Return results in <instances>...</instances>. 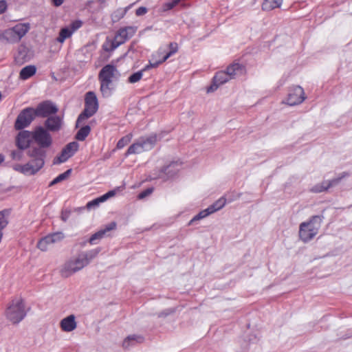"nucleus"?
<instances>
[{"label": "nucleus", "instance_id": "nucleus-1", "mask_svg": "<svg viewBox=\"0 0 352 352\" xmlns=\"http://www.w3.org/2000/svg\"><path fill=\"white\" fill-rule=\"evenodd\" d=\"M33 141L37 146H31L27 151L30 160L25 164H16L14 170L26 175H33L38 172L45 164V149L50 147L53 140L51 134L43 126H37L33 131Z\"/></svg>", "mask_w": 352, "mask_h": 352}, {"label": "nucleus", "instance_id": "nucleus-2", "mask_svg": "<svg viewBox=\"0 0 352 352\" xmlns=\"http://www.w3.org/2000/svg\"><path fill=\"white\" fill-rule=\"evenodd\" d=\"M99 253L98 249H94L86 252L79 254L76 257L72 258L65 262L60 269L63 277H69L74 273L81 270L89 265Z\"/></svg>", "mask_w": 352, "mask_h": 352}, {"label": "nucleus", "instance_id": "nucleus-3", "mask_svg": "<svg viewBox=\"0 0 352 352\" xmlns=\"http://www.w3.org/2000/svg\"><path fill=\"white\" fill-rule=\"evenodd\" d=\"M323 218L322 215H315L309 221L300 223L299 236L302 241L308 242L318 234Z\"/></svg>", "mask_w": 352, "mask_h": 352}, {"label": "nucleus", "instance_id": "nucleus-4", "mask_svg": "<svg viewBox=\"0 0 352 352\" xmlns=\"http://www.w3.org/2000/svg\"><path fill=\"white\" fill-rule=\"evenodd\" d=\"M5 315L6 318L12 324L21 322L26 316L25 305L21 298L13 299L8 306Z\"/></svg>", "mask_w": 352, "mask_h": 352}, {"label": "nucleus", "instance_id": "nucleus-5", "mask_svg": "<svg viewBox=\"0 0 352 352\" xmlns=\"http://www.w3.org/2000/svg\"><path fill=\"white\" fill-rule=\"evenodd\" d=\"M98 108V100L95 93L93 91L87 92L85 98V109L77 119L76 127L83 124L88 118L94 116Z\"/></svg>", "mask_w": 352, "mask_h": 352}, {"label": "nucleus", "instance_id": "nucleus-6", "mask_svg": "<svg viewBox=\"0 0 352 352\" xmlns=\"http://www.w3.org/2000/svg\"><path fill=\"white\" fill-rule=\"evenodd\" d=\"M157 141L156 134L139 138L127 149L126 155L131 154H140L144 151L151 150Z\"/></svg>", "mask_w": 352, "mask_h": 352}, {"label": "nucleus", "instance_id": "nucleus-7", "mask_svg": "<svg viewBox=\"0 0 352 352\" xmlns=\"http://www.w3.org/2000/svg\"><path fill=\"white\" fill-rule=\"evenodd\" d=\"M30 29L29 23H20L12 28L6 30L3 33V37L9 43L19 42Z\"/></svg>", "mask_w": 352, "mask_h": 352}, {"label": "nucleus", "instance_id": "nucleus-8", "mask_svg": "<svg viewBox=\"0 0 352 352\" xmlns=\"http://www.w3.org/2000/svg\"><path fill=\"white\" fill-rule=\"evenodd\" d=\"M181 167V162H171L167 166L153 170L151 176V179H162L163 181H166L176 175Z\"/></svg>", "mask_w": 352, "mask_h": 352}, {"label": "nucleus", "instance_id": "nucleus-9", "mask_svg": "<svg viewBox=\"0 0 352 352\" xmlns=\"http://www.w3.org/2000/svg\"><path fill=\"white\" fill-rule=\"evenodd\" d=\"M36 116L34 108L28 107L23 109L18 115L14 123L16 130H21L28 126Z\"/></svg>", "mask_w": 352, "mask_h": 352}, {"label": "nucleus", "instance_id": "nucleus-10", "mask_svg": "<svg viewBox=\"0 0 352 352\" xmlns=\"http://www.w3.org/2000/svg\"><path fill=\"white\" fill-rule=\"evenodd\" d=\"M136 28L128 26L119 30L113 40H111V51L125 43L135 33Z\"/></svg>", "mask_w": 352, "mask_h": 352}, {"label": "nucleus", "instance_id": "nucleus-11", "mask_svg": "<svg viewBox=\"0 0 352 352\" xmlns=\"http://www.w3.org/2000/svg\"><path fill=\"white\" fill-rule=\"evenodd\" d=\"M98 79L100 82V92L103 97L110 96V64L105 65L100 72Z\"/></svg>", "mask_w": 352, "mask_h": 352}, {"label": "nucleus", "instance_id": "nucleus-12", "mask_svg": "<svg viewBox=\"0 0 352 352\" xmlns=\"http://www.w3.org/2000/svg\"><path fill=\"white\" fill-rule=\"evenodd\" d=\"M65 234L62 232H56L50 234L42 238L37 244V247L41 251H46L50 245L58 243L63 240Z\"/></svg>", "mask_w": 352, "mask_h": 352}, {"label": "nucleus", "instance_id": "nucleus-13", "mask_svg": "<svg viewBox=\"0 0 352 352\" xmlns=\"http://www.w3.org/2000/svg\"><path fill=\"white\" fill-rule=\"evenodd\" d=\"M78 143L76 142L69 143L62 150L60 155L54 159L53 164H58L66 162L69 157L74 155V153L78 151Z\"/></svg>", "mask_w": 352, "mask_h": 352}, {"label": "nucleus", "instance_id": "nucleus-14", "mask_svg": "<svg viewBox=\"0 0 352 352\" xmlns=\"http://www.w3.org/2000/svg\"><path fill=\"white\" fill-rule=\"evenodd\" d=\"M305 99V92L300 86H295L289 90L287 103L294 106L302 103Z\"/></svg>", "mask_w": 352, "mask_h": 352}, {"label": "nucleus", "instance_id": "nucleus-15", "mask_svg": "<svg viewBox=\"0 0 352 352\" xmlns=\"http://www.w3.org/2000/svg\"><path fill=\"white\" fill-rule=\"evenodd\" d=\"M36 115L38 117L47 118L57 113V107L51 101H44L38 104L34 109Z\"/></svg>", "mask_w": 352, "mask_h": 352}, {"label": "nucleus", "instance_id": "nucleus-16", "mask_svg": "<svg viewBox=\"0 0 352 352\" xmlns=\"http://www.w3.org/2000/svg\"><path fill=\"white\" fill-rule=\"evenodd\" d=\"M32 141H33V131H22L19 132L16 139V146L20 150L29 149L31 147Z\"/></svg>", "mask_w": 352, "mask_h": 352}, {"label": "nucleus", "instance_id": "nucleus-17", "mask_svg": "<svg viewBox=\"0 0 352 352\" xmlns=\"http://www.w3.org/2000/svg\"><path fill=\"white\" fill-rule=\"evenodd\" d=\"M230 80V79L228 78V74H226L225 71H219L217 72L213 78L212 85L207 88V92L210 93L214 91L221 85L227 82Z\"/></svg>", "mask_w": 352, "mask_h": 352}, {"label": "nucleus", "instance_id": "nucleus-18", "mask_svg": "<svg viewBox=\"0 0 352 352\" xmlns=\"http://www.w3.org/2000/svg\"><path fill=\"white\" fill-rule=\"evenodd\" d=\"M45 129L50 131H58L63 125L62 118L58 116H52L47 118L44 123Z\"/></svg>", "mask_w": 352, "mask_h": 352}, {"label": "nucleus", "instance_id": "nucleus-19", "mask_svg": "<svg viewBox=\"0 0 352 352\" xmlns=\"http://www.w3.org/2000/svg\"><path fill=\"white\" fill-rule=\"evenodd\" d=\"M60 327L64 332H71L75 330L77 327L76 316L74 314H71L63 318L60 322Z\"/></svg>", "mask_w": 352, "mask_h": 352}, {"label": "nucleus", "instance_id": "nucleus-20", "mask_svg": "<svg viewBox=\"0 0 352 352\" xmlns=\"http://www.w3.org/2000/svg\"><path fill=\"white\" fill-rule=\"evenodd\" d=\"M230 79L235 78L236 76L241 75L243 72V67L239 63H233L228 66L225 71Z\"/></svg>", "mask_w": 352, "mask_h": 352}, {"label": "nucleus", "instance_id": "nucleus-21", "mask_svg": "<svg viewBox=\"0 0 352 352\" xmlns=\"http://www.w3.org/2000/svg\"><path fill=\"white\" fill-rule=\"evenodd\" d=\"M144 341V338L141 336L131 335L129 336L123 341L122 346L124 349H129L130 347L136 345L137 344L142 343Z\"/></svg>", "mask_w": 352, "mask_h": 352}, {"label": "nucleus", "instance_id": "nucleus-22", "mask_svg": "<svg viewBox=\"0 0 352 352\" xmlns=\"http://www.w3.org/2000/svg\"><path fill=\"white\" fill-rule=\"evenodd\" d=\"M110 232V225H107L104 229H101L95 234H94L89 239L90 243H95L96 240H100L105 236H108L107 233Z\"/></svg>", "mask_w": 352, "mask_h": 352}, {"label": "nucleus", "instance_id": "nucleus-23", "mask_svg": "<svg viewBox=\"0 0 352 352\" xmlns=\"http://www.w3.org/2000/svg\"><path fill=\"white\" fill-rule=\"evenodd\" d=\"M36 71L34 65H28L24 67L20 72L19 76L22 80H26L32 76Z\"/></svg>", "mask_w": 352, "mask_h": 352}, {"label": "nucleus", "instance_id": "nucleus-24", "mask_svg": "<svg viewBox=\"0 0 352 352\" xmlns=\"http://www.w3.org/2000/svg\"><path fill=\"white\" fill-rule=\"evenodd\" d=\"M282 2V0H265L262 4V10L264 11H270L274 8H279Z\"/></svg>", "mask_w": 352, "mask_h": 352}, {"label": "nucleus", "instance_id": "nucleus-25", "mask_svg": "<svg viewBox=\"0 0 352 352\" xmlns=\"http://www.w3.org/2000/svg\"><path fill=\"white\" fill-rule=\"evenodd\" d=\"M73 33L74 32L68 27L62 28L56 41L60 43H63L65 39L70 38Z\"/></svg>", "mask_w": 352, "mask_h": 352}, {"label": "nucleus", "instance_id": "nucleus-26", "mask_svg": "<svg viewBox=\"0 0 352 352\" xmlns=\"http://www.w3.org/2000/svg\"><path fill=\"white\" fill-rule=\"evenodd\" d=\"M91 128L86 125L80 129L76 135V139L79 141H83L89 134Z\"/></svg>", "mask_w": 352, "mask_h": 352}, {"label": "nucleus", "instance_id": "nucleus-27", "mask_svg": "<svg viewBox=\"0 0 352 352\" xmlns=\"http://www.w3.org/2000/svg\"><path fill=\"white\" fill-rule=\"evenodd\" d=\"M72 173V169H68L63 173L60 174L58 177H56L55 179H54L50 184V186L55 185L69 177Z\"/></svg>", "mask_w": 352, "mask_h": 352}, {"label": "nucleus", "instance_id": "nucleus-28", "mask_svg": "<svg viewBox=\"0 0 352 352\" xmlns=\"http://www.w3.org/2000/svg\"><path fill=\"white\" fill-rule=\"evenodd\" d=\"M169 52L163 56V60H166L169 57L175 54L178 50V45L175 42L170 43L168 45Z\"/></svg>", "mask_w": 352, "mask_h": 352}, {"label": "nucleus", "instance_id": "nucleus-29", "mask_svg": "<svg viewBox=\"0 0 352 352\" xmlns=\"http://www.w3.org/2000/svg\"><path fill=\"white\" fill-rule=\"evenodd\" d=\"M130 8V6L125 8L124 9L119 8L114 12L112 21L116 22L122 19L126 13L127 10Z\"/></svg>", "mask_w": 352, "mask_h": 352}, {"label": "nucleus", "instance_id": "nucleus-30", "mask_svg": "<svg viewBox=\"0 0 352 352\" xmlns=\"http://www.w3.org/2000/svg\"><path fill=\"white\" fill-rule=\"evenodd\" d=\"M327 186L326 181H323L320 184H317L311 188V192L314 193H320L329 189Z\"/></svg>", "mask_w": 352, "mask_h": 352}, {"label": "nucleus", "instance_id": "nucleus-31", "mask_svg": "<svg viewBox=\"0 0 352 352\" xmlns=\"http://www.w3.org/2000/svg\"><path fill=\"white\" fill-rule=\"evenodd\" d=\"M132 134L131 133H129L127 134L126 135L122 137L117 143V146H116V148L118 149H121L124 146H125L126 144H128L131 139H132Z\"/></svg>", "mask_w": 352, "mask_h": 352}, {"label": "nucleus", "instance_id": "nucleus-32", "mask_svg": "<svg viewBox=\"0 0 352 352\" xmlns=\"http://www.w3.org/2000/svg\"><path fill=\"white\" fill-rule=\"evenodd\" d=\"M144 71L145 70H144V69H143L140 71L133 73L129 77L128 81L130 83H135V82H138L142 78V75H143V72H144Z\"/></svg>", "mask_w": 352, "mask_h": 352}, {"label": "nucleus", "instance_id": "nucleus-33", "mask_svg": "<svg viewBox=\"0 0 352 352\" xmlns=\"http://www.w3.org/2000/svg\"><path fill=\"white\" fill-rule=\"evenodd\" d=\"M346 174L343 173L341 176L334 178L331 180H326L327 186L329 188L333 186H337L341 181L342 178H344Z\"/></svg>", "mask_w": 352, "mask_h": 352}, {"label": "nucleus", "instance_id": "nucleus-34", "mask_svg": "<svg viewBox=\"0 0 352 352\" xmlns=\"http://www.w3.org/2000/svg\"><path fill=\"white\" fill-rule=\"evenodd\" d=\"M208 216V212H206V209L200 211L196 214L188 223V225H192L195 221L201 220Z\"/></svg>", "mask_w": 352, "mask_h": 352}, {"label": "nucleus", "instance_id": "nucleus-35", "mask_svg": "<svg viewBox=\"0 0 352 352\" xmlns=\"http://www.w3.org/2000/svg\"><path fill=\"white\" fill-rule=\"evenodd\" d=\"M8 223L5 211H0V232L5 228Z\"/></svg>", "mask_w": 352, "mask_h": 352}, {"label": "nucleus", "instance_id": "nucleus-36", "mask_svg": "<svg viewBox=\"0 0 352 352\" xmlns=\"http://www.w3.org/2000/svg\"><path fill=\"white\" fill-rule=\"evenodd\" d=\"M213 204L219 210L225 206L226 204V199L224 197H221Z\"/></svg>", "mask_w": 352, "mask_h": 352}, {"label": "nucleus", "instance_id": "nucleus-37", "mask_svg": "<svg viewBox=\"0 0 352 352\" xmlns=\"http://www.w3.org/2000/svg\"><path fill=\"white\" fill-rule=\"evenodd\" d=\"M153 188H148L145 189L144 190L142 191L140 193H139V195H138V198L139 199H143L145 197L150 195L153 192Z\"/></svg>", "mask_w": 352, "mask_h": 352}, {"label": "nucleus", "instance_id": "nucleus-38", "mask_svg": "<svg viewBox=\"0 0 352 352\" xmlns=\"http://www.w3.org/2000/svg\"><path fill=\"white\" fill-rule=\"evenodd\" d=\"M71 212H72V211L69 209L62 210L61 214H60L61 220L64 222H66L68 220V219L71 214Z\"/></svg>", "mask_w": 352, "mask_h": 352}, {"label": "nucleus", "instance_id": "nucleus-39", "mask_svg": "<svg viewBox=\"0 0 352 352\" xmlns=\"http://www.w3.org/2000/svg\"><path fill=\"white\" fill-rule=\"evenodd\" d=\"M110 199V190L107 192L104 195L95 199V200L100 205L101 203H103Z\"/></svg>", "mask_w": 352, "mask_h": 352}, {"label": "nucleus", "instance_id": "nucleus-40", "mask_svg": "<svg viewBox=\"0 0 352 352\" xmlns=\"http://www.w3.org/2000/svg\"><path fill=\"white\" fill-rule=\"evenodd\" d=\"M166 60H163V58L159 60H157L154 63H151L150 61L149 64L144 67V70H147L150 68L157 67L159 65L162 64V63L165 62Z\"/></svg>", "mask_w": 352, "mask_h": 352}, {"label": "nucleus", "instance_id": "nucleus-41", "mask_svg": "<svg viewBox=\"0 0 352 352\" xmlns=\"http://www.w3.org/2000/svg\"><path fill=\"white\" fill-rule=\"evenodd\" d=\"M11 157L14 160H21L23 157V153L21 151H13L11 152Z\"/></svg>", "mask_w": 352, "mask_h": 352}, {"label": "nucleus", "instance_id": "nucleus-42", "mask_svg": "<svg viewBox=\"0 0 352 352\" xmlns=\"http://www.w3.org/2000/svg\"><path fill=\"white\" fill-rule=\"evenodd\" d=\"M181 0H171L170 2L165 3L164 7L166 10H171L177 6Z\"/></svg>", "mask_w": 352, "mask_h": 352}, {"label": "nucleus", "instance_id": "nucleus-43", "mask_svg": "<svg viewBox=\"0 0 352 352\" xmlns=\"http://www.w3.org/2000/svg\"><path fill=\"white\" fill-rule=\"evenodd\" d=\"M82 22L80 21H75L71 23L69 28L73 32H74L78 28H80Z\"/></svg>", "mask_w": 352, "mask_h": 352}, {"label": "nucleus", "instance_id": "nucleus-44", "mask_svg": "<svg viewBox=\"0 0 352 352\" xmlns=\"http://www.w3.org/2000/svg\"><path fill=\"white\" fill-rule=\"evenodd\" d=\"M120 76L117 69L111 64V82L113 79L117 80Z\"/></svg>", "mask_w": 352, "mask_h": 352}, {"label": "nucleus", "instance_id": "nucleus-45", "mask_svg": "<svg viewBox=\"0 0 352 352\" xmlns=\"http://www.w3.org/2000/svg\"><path fill=\"white\" fill-rule=\"evenodd\" d=\"M98 206H99V204H98V202L94 199L91 201H89L87 205H86V208L87 210H91L92 208H97Z\"/></svg>", "mask_w": 352, "mask_h": 352}, {"label": "nucleus", "instance_id": "nucleus-46", "mask_svg": "<svg viewBox=\"0 0 352 352\" xmlns=\"http://www.w3.org/2000/svg\"><path fill=\"white\" fill-rule=\"evenodd\" d=\"M147 12V8L146 7H140L135 11V14L137 16H142Z\"/></svg>", "mask_w": 352, "mask_h": 352}, {"label": "nucleus", "instance_id": "nucleus-47", "mask_svg": "<svg viewBox=\"0 0 352 352\" xmlns=\"http://www.w3.org/2000/svg\"><path fill=\"white\" fill-rule=\"evenodd\" d=\"M206 212H208V215L218 211L219 210L216 208V206L212 204V205L209 206L206 209Z\"/></svg>", "mask_w": 352, "mask_h": 352}, {"label": "nucleus", "instance_id": "nucleus-48", "mask_svg": "<svg viewBox=\"0 0 352 352\" xmlns=\"http://www.w3.org/2000/svg\"><path fill=\"white\" fill-rule=\"evenodd\" d=\"M206 212H208V215L218 211L219 210L216 208V206L212 204V205L209 206L206 209Z\"/></svg>", "mask_w": 352, "mask_h": 352}, {"label": "nucleus", "instance_id": "nucleus-49", "mask_svg": "<svg viewBox=\"0 0 352 352\" xmlns=\"http://www.w3.org/2000/svg\"><path fill=\"white\" fill-rule=\"evenodd\" d=\"M7 9V3L5 0L0 1V14H3Z\"/></svg>", "mask_w": 352, "mask_h": 352}, {"label": "nucleus", "instance_id": "nucleus-50", "mask_svg": "<svg viewBox=\"0 0 352 352\" xmlns=\"http://www.w3.org/2000/svg\"><path fill=\"white\" fill-rule=\"evenodd\" d=\"M172 312H173V310H171V309L165 310L164 311H162V312L159 313L158 317L160 318V317L167 316H168Z\"/></svg>", "mask_w": 352, "mask_h": 352}, {"label": "nucleus", "instance_id": "nucleus-51", "mask_svg": "<svg viewBox=\"0 0 352 352\" xmlns=\"http://www.w3.org/2000/svg\"><path fill=\"white\" fill-rule=\"evenodd\" d=\"M103 50H104L105 53H108L110 50V44L109 43V38H107L106 43L103 45Z\"/></svg>", "mask_w": 352, "mask_h": 352}, {"label": "nucleus", "instance_id": "nucleus-52", "mask_svg": "<svg viewBox=\"0 0 352 352\" xmlns=\"http://www.w3.org/2000/svg\"><path fill=\"white\" fill-rule=\"evenodd\" d=\"M123 188H124L123 186H120V187H118L117 188H116L114 190H111V197L115 196L116 195H117L118 192H120V190H122Z\"/></svg>", "mask_w": 352, "mask_h": 352}, {"label": "nucleus", "instance_id": "nucleus-53", "mask_svg": "<svg viewBox=\"0 0 352 352\" xmlns=\"http://www.w3.org/2000/svg\"><path fill=\"white\" fill-rule=\"evenodd\" d=\"M64 1L65 0H52L53 5L56 7L61 6L63 3Z\"/></svg>", "mask_w": 352, "mask_h": 352}, {"label": "nucleus", "instance_id": "nucleus-54", "mask_svg": "<svg viewBox=\"0 0 352 352\" xmlns=\"http://www.w3.org/2000/svg\"><path fill=\"white\" fill-rule=\"evenodd\" d=\"M116 228V223L115 222L111 221V230H114Z\"/></svg>", "mask_w": 352, "mask_h": 352}, {"label": "nucleus", "instance_id": "nucleus-55", "mask_svg": "<svg viewBox=\"0 0 352 352\" xmlns=\"http://www.w3.org/2000/svg\"><path fill=\"white\" fill-rule=\"evenodd\" d=\"M3 160H4V157H3V156L1 154H0V164H1Z\"/></svg>", "mask_w": 352, "mask_h": 352}, {"label": "nucleus", "instance_id": "nucleus-56", "mask_svg": "<svg viewBox=\"0 0 352 352\" xmlns=\"http://www.w3.org/2000/svg\"><path fill=\"white\" fill-rule=\"evenodd\" d=\"M103 56H104V57L105 58H108V54H107V55H103Z\"/></svg>", "mask_w": 352, "mask_h": 352}, {"label": "nucleus", "instance_id": "nucleus-57", "mask_svg": "<svg viewBox=\"0 0 352 352\" xmlns=\"http://www.w3.org/2000/svg\"><path fill=\"white\" fill-rule=\"evenodd\" d=\"M107 1V0H100V1H101V2H104V1Z\"/></svg>", "mask_w": 352, "mask_h": 352}]
</instances>
